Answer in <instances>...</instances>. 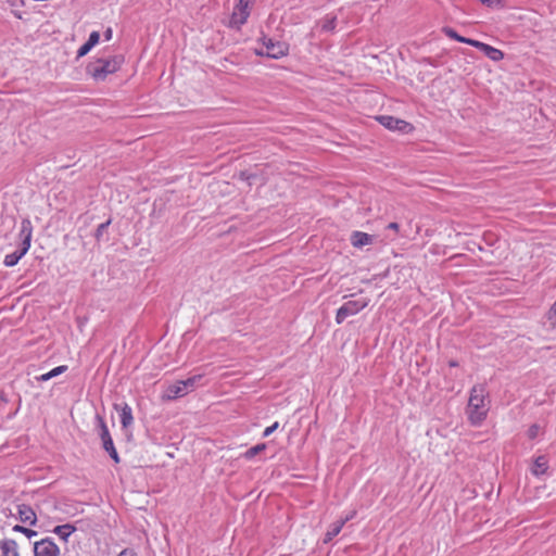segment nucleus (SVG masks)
<instances>
[{"label": "nucleus", "instance_id": "nucleus-1", "mask_svg": "<svg viewBox=\"0 0 556 556\" xmlns=\"http://www.w3.org/2000/svg\"><path fill=\"white\" fill-rule=\"evenodd\" d=\"M489 391L484 384L471 388L466 407L467 419L472 426H480L488 417L490 410Z\"/></svg>", "mask_w": 556, "mask_h": 556}, {"label": "nucleus", "instance_id": "nucleus-2", "mask_svg": "<svg viewBox=\"0 0 556 556\" xmlns=\"http://www.w3.org/2000/svg\"><path fill=\"white\" fill-rule=\"evenodd\" d=\"M124 62L122 55H113L108 59L99 58L87 66V73L96 80H104L109 74L117 72Z\"/></svg>", "mask_w": 556, "mask_h": 556}, {"label": "nucleus", "instance_id": "nucleus-3", "mask_svg": "<svg viewBox=\"0 0 556 556\" xmlns=\"http://www.w3.org/2000/svg\"><path fill=\"white\" fill-rule=\"evenodd\" d=\"M202 377V375H195L186 380L176 381L166 388L163 397L172 401L188 394L197 388Z\"/></svg>", "mask_w": 556, "mask_h": 556}, {"label": "nucleus", "instance_id": "nucleus-4", "mask_svg": "<svg viewBox=\"0 0 556 556\" xmlns=\"http://www.w3.org/2000/svg\"><path fill=\"white\" fill-rule=\"evenodd\" d=\"M96 421H97V430H98V434L102 441V447L105 452H108V454L110 455V457L116 463L118 464L119 463V456H118V453L114 446V442H113V439L111 437V433L109 431V428L106 426V422L104 420V418L102 416H100L99 414L96 415Z\"/></svg>", "mask_w": 556, "mask_h": 556}, {"label": "nucleus", "instance_id": "nucleus-5", "mask_svg": "<svg viewBox=\"0 0 556 556\" xmlns=\"http://www.w3.org/2000/svg\"><path fill=\"white\" fill-rule=\"evenodd\" d=\"M368 305L367 299L350 300L341 305L336 314V323L342 324L348 317L354 316Z\"/></svg>", "mask_w": 556, "mask_h": 556}, {"label": "nucleus", "instance_id": "nucleus-6", "mask_svg": "<svg viewBox=\"0 0 556 556\" xmlns=\"http://www.w3.org/2000/svg\"><path fill=\"white\" fill-rule=\"evenodd\" d=\"M265 50L256 51L258 55H266L271 59H280L288 53V45L280 41H275L271 38H263Z\"/></svg>", "mask_w": 556, "mask_h": 556}, {"label": "nucleus", "instance_id": "nucleus-7", "mask_svg": "<svg viewBox=\"0 0 556 556\" xmlns=\"http://www.w3.org/2000/svg\"><path fill=\"white\" fill-rule=\"evenodd\" d=\"M377 121L389 130H396L402 134H408L413 130L412 124L391 115H380Z\"/></svg>", "mask_w": 556, "mask_h": 556}, {"label": "nucleus", "instance_id": "nucleus-8", "mask_svg": "<svg viewBox=\"0 0 556 556\" xmlns=\"http://www.w3.org/2000/svg\"><path fill=\"white\" fill-rule=\"evenodd\" d=\"M35 556H59L60 548L51 538L42 539L34 544Z\"/></svg>", "mask_w": 556, "mask_h": 556}, {"label": "nucleus", "instance_id": "nucleus-9", "mask_svg": "<svg viewBox=\"0 0 556 556\" xmlns=\"http://www.w3.org/2000/svg\"><path fill=\"white\" fill-rule=\"evenodd\" d=\"M250 15L249 11V0H239V3L236 5L235 11L231 15L230 23L240 27L243 25Z\"/></svg>", "mask_w": 556, "mask_h": 556}, {"label": "nucleus", "instance_id": "nucleus-10", "mask_svg": "<svg viewBox=\"0 0 556 556\" xmlns=\"http://www.w3.org/2000/svg\"><path fill=\"white\" fill-rule=\"evenodd\" d=\"M18 238L21 240L20 247H26L28 251L31 243L33 238V225L29 218H23L21 222V228L18 232Z\"/></svg>", "mask_w": 556, "mask_h": 556}, {"label": "nucleus", "instance_id": "nucleus-11", "mask_svg": "<svg viewBox=\"0 0 556 556\" xmlns=\"http://www.w3.org/2000/svg\"><path fill=\"white\" fill-rule=\"evenodd\" d=\"M114 408L119 413V419L123 428H128L134 422L132 409L126 403L123 402L121 404L115 403Z\"/></svg>", "mask_w": 556, "mask_h": 556}, {"label": "nucleus", "instance_id": "nucleus-12", "mask_svg": "<svg viewBox=\"0 0 556 556\" xmlns=\"http://www.w3.org/2000/svg\"><path fill=\"white\" fill-rule=\"evenodd\" d=\"M473 47L479 49L480 51H482L485 54V56H488L492 61L497 62V61H501L504 59L503 51H501L500 49L494 48L488 43L476 40Z\"/></svg>", "mask_w": 556, "mask_h": 556}, {"label": "nucleus", "instance_id": "nucleus-13", "mask_svg": "<svg viewBox=\"0 0 556 556\" xmlns=\"http://www.w3.org/2000/svg\"><path fill=\"white\" fill-rule=\"evenodd\" d=\"M17 514H18V519L22 522L28 523L30 526H36L37 516H36L35 510L29 505H26V504L18 505Z\"/></svg>", "mask_w": 556, "mask_h": 556}, {"label": "nucleus", "instance_id": "nucleus-14", "mask_svg": "<svg viewBox=\"0 0 556 556\" xmlns=\"http://www.w3.org/2000/svg\"><path fill=\"white\" fill-rule=\"evenodd\" d=\"M350 240L354 248L361 249L365 245L372 244L375 237L363 231H353Z\"/></svg>", "mask_w": 556, "mask_h": 556}, {"label": "nucleus", "instance_id": "nucleus-15", "mask_svg": "<svg viewBox=\"0 0 556 556\" xmlns=\"http://www.w3.org/2000/svg\"><path fill=\"white\" fill-rule=\"evenodd\" d=\"M349 519L350 518L346 517L345 519H341L331 523L325 534L324 543H329L333 538H336L341 532L343 526L345 525L346 521H349Z\"/></svg>", "mask_w": 556, "mask_h": 556}, {"label": "nucleus", "instance_id": "nucleus-16", "mask_svg": "<svg viewBox=\"0 0 556 556\" xmlns=\"http://www.w3.org/2000/svg\"><path fill=\"white\" fill-rule=\"evenodd\" d=\"M17 544L14 540L0 541V556H18Z\"/></svg>", "mask_w": 556, "mask_h": 556}, {"label": "nucleus", "instance_id": "nucleus-17", "mask_svg": "<svg viewBox=\"0 0 556 556\" xmlns=\"http://www.w3.org/2000/svg\"><path fill=\"white\" fill-rule=\"evenodd\" d=\"M548 469V459L544 455L538 456L531 468V471L534 476L539 477L544 475Z\"/></svg>", "mask_w": 556, "mask_h": 556}, {"label": "nucleus", "instance_id": "nucleus-18", "mask_svg": "<svg viewBox=\"0 0 556 556\" xmlns=\"http://www.w3.org/2000/svg\"><path fill=\"white\" fill-rule=\"evenodd\" d=\"M26 247L18 248V250L14 251L13 253L7 254L3 260V264L7 267H13L15 266L18 261L27 253Z\"/></svg>", "mask_w": 556, "mask_h": 556}, {"label": "nucleus", "instance_id": "nucleus-19", "mask_svg": "<svg viewBox=\"0 0 556 556\" xmlns=\"http://www.w3.org/2000/svg\"><path fill=\"white\" fill-rule=\"evenodd\" d=\"M443 33L451 39H454L458 42H463V43H466V45H469L471 47L475 46V42H476V39H471V38H466V37H463L460 36L455 29L451 28V27H444L443 28Z\"/></svg>", "mask_w": 556, "mask_h": 556}, {"label": "nucleus", "instance_id": "nucleus-20", "mask_svg": "<svg viewBox=\"0 0 556 556\" xmlns=\"http://www.w3.org/2000/svg\"><path fill=\"white\" fill-rule=\"evenodd\" d=\"M76 530V527L71 525V523H66V525H61V526H56L54 529H53V532L60 536V539H62L63 541L67 542L70 535L75 532Z\"/></svg>", "mask_w": 556, "mask_h": 556}, {"label": "nucleus", "instance_id": "nucleus-21", "mask_svg": "<svg viewBox=\"0 0 556 556\" xmlns=\"http://www.w3.org/2000/svg\"><path fill=\"white\" fill-rule=\"evenodd\" d=\"M66 370H67V366H65V365L58 366V367L53 368L52 370L38 377V380L39 381H48V380L65 372Z\"/></svg>", "mask_w": 556, "mask_h": 556}, {"label": "nucleus", "instance_id": "nucleus-22", "mask_svg": "<svg viewBox=\"0 0 556 556\" xmlns=\"http://www.w3.org/2000/svg\"><path fill=\"white\" fill-rule=\"evenodd\" d=\"M337 26V16L327 15L321 20V30L329 33L333 31Z\"/></svg>", "mask_w": 556, "mask_h": 556}, {"label": "nucleus", "instance_id": "nucleus-23", "mask_svg": "<svg viewBox=\"0 0 556 556\" xmlns=\"http://www.w3.org/2000/svg\"><path fill=\"white\" fill-rule=\"evenodd\" d=\"M266 450V444L265 443H258L252 447H250L249 450H247L244 453H243V457L245 459H252L254 456H256L257 454L262 453L263 451Z\"/></svg>", "mask_w": 556, "mask_h": 556}, {"label": "nucleus", "instance_id": "nucleus-24", "mask_svg": "<svg viewBox=\"0 0 556 556\" xmlns=\"http://www.w3.org/2000/svg\"><path fill=\"white\" fill-rule=\"evenodd\" d=\"M14 532H20V533H23L24 535H26L28 539L33 538V536H36L37 535V531L35 530H31V529H28L26 527H23L21 525H15L12 529Z\"/></svg>", "mask_w": 556, "mask_h": 556}, {"label": "nucleus", "instance_id": "nucleus-25", "mask_svg": "<svg viewBox=\"0 0 556 556\" xmlns=\"http://www.w3.org/2000/svg\"><path fill=\"white\" fill-rule=\"evenodd\" d=\"M110 225H111V219H108L106 222L100 224L97 227L96 233H94V237H96L97 241L101 240V238L103 237L104 232L106 231V229L109 228Z\"/></svg>", "mask_w": 556, "mask_h": 556}, {"label": "nucleus", "instance_id": "nucleus-26", "mask_svg": "<svg viewBox=\"0 0 556 556\" xmlns=\"http://www.w3.org/2000/svg\"><path fill=\"white\" fill-rule=\"evenodd\" d=\"M542 432V427L539 424H533L529 427L527 435L530 440L536 439Z\"/></svg>", "mask_w": 556, "mask_h": 556}, {"label": "nucleus", "instance_id": "nucleus-27", "mask_svg": "<svg viewBox=\"0 0 556 556\" xmlns=\"http://www.w3.org/2000/svg\"><path fill=\"white\" fill-rule=\"evenodd\" d=\"M546 319L553 328H556V301L546 313Z\"/></svg>", "mask_w": 556, "mask_h": 556}, {"label": "nucleus", "instance_id": "nucleus-28", "mask_svg": "<svg viewBox=\"0 0 556 556\" xmlns=\"http://www.w3.org/2000/svg\"><path fill=\"white\" fill-rule=\"evenodd\" d=\"M483 5L490 9H501L504 7L503 0H479Z\"/></svg>", "mask_w": 556, "mask_h": 556}, {"label": "nucleus", "instance_id": "nucleus-29", "mask_svg": "<svg viewBox=\"0 0 556 556\" xmlns=\"http://www.w3.org/2000/svg\"><path fill=\"white\" fill-rule=\"evenodd\" d=\"M99 39H100V34H99V31L94 30V31L90 33L87 42L93 48L99 42Z\"/></svg>", "mask_w": 556, "mask_h": 556}, {"label": "nucleus", "instance_id": "nucleus-30", "mask_svg": "<svg viewBox=\"0 0 556 556\" xmlns=\"http://www.w3.org/2000/svg\"><path fill=\"white\" fill-rule=\"evenodd\" d=\"M92 49V47L86 41L83 46H80V48L78 49L77 51V56L80 58V56H84L86 55L90 50Z\"/></svg>", "mask_w": 556, "mask_h": 556}, {"label": "nucleus", "instance_id": "nucleus-31", "mask_svg": "<svg viewBox=\"0 0 556 556\" xmlns=\"http://www.w3.org/2000/svg\"><path fill=\"white\" fill-rule=\"evenodd\" d=\"M278 427H279L278 421H276L271 426L267 427L263 432V438L269 437Z\"/></svg>", "mask_w": 556, "mask_h": 556}, {"label": "nucleus", "instance_id": "nucleus-32", "mask_svg": "<svg viewBox=\"0 0 556 556\" xmlns=\"http://www.w3.org/2000/svg\"><path fill=\"white\" fill-rule=\"evenodd\" d=\"M118 556H137V554L132 549L125 548L119 553Z\"/></svg>", "mask_w": 556, "mask_h": 556}, {"label": "nucleus", "instance_id": "nucleus-33", "mask_svg": "<svg viewBox=\"0 0 556 556\" xmlns=\"http://www.w3.org/2000/svg\"><path fill=\"white\" fill-rule=\"evenodd\" d=\"M399 228H400V225L395 222H392L390 223L388 226H387V229H390V230H393L395 232L399 231Z\"/></svg>", "mask_w": 556, "mask_h": 556}, {"label": "nucleus", "instance_id": "nucleus-34", "mask_svg": "<svg viewBox=\"0 0 556 556\" xmlns=\"http://www.w3.org/2000/svg\"><path fill=\"white\" fill-rule=\"evenodd\" d=\"M112 35H113L112 29H111V28H108V29L104 31L105 40H111Z\"/></svg>", "mask_w": 556, "mask_h": 556}, {"label": "nucleus", "instance_id": "nucleus-35", "mask_svg": "<svg viewBox=\"0 0 556 556\" xmlns=\"http://www.w3.org/2000/svg\"><path fill=\"white\" fill-rule=\"evenodd\" d=\"M422 62H424L425 64H427V65L435 66V63H434V61H433L431 58H425V59L422 60Z\"/></svg>", "mask_w": 556, "mask_h": 556}, {"label": "nucleus", "instance_id": "nucleus-36", "mask_svg": "<svg viewBox=\"0 0 556 556\" xmlns=\"http://www.w3.org/2000/svg\"><path fill=\"white\" fill-rule=\"evenodd\" d=\"M450 366H453V367H454V366H457V363H456V362H454V361H452V362H450Z\"/></svg>", "mask_w": 556, "mask_h": 556}]
</instances>
